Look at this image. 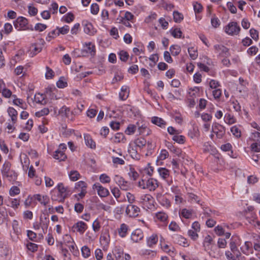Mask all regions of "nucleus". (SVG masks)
<instances>
[{"label": "nucleus", "mask_w": 260, "mask_h": 260, "mask_svg": "<svg viewBox=\"0 0 260 260\" xmlns=\"http://www.w3.org/2000/svg\"><path fill=\"white\" fill-rule=\"evenodd\" d=\"M138 186L142 189L154 191L158 186V181L154 178L142 179L138 182Z\"/></svg>", "instance_id": "obj_1"}, {"label": "nucleus", "mask_w": 260, "mask_h": 260, "mask_svg": "<svg viewBox=\"0 0 260 260\" xmlns=\"http://www.w3.org/2000/svg\"><path fill=\"white\" fill-rule=\"evenodd\" d=\"M139 202L142 205L143 208L146 209H151L154 207V198L149 194L141 195L140 197Z\"/></svg>", "instance_id": "obj_2"}, {"label": "nucleus", "mask_w": 260, "mask_h": 260, "mask_svg": "<svg viewBox=\"0 0 260 260\" xmlns=\"http://www.w3.org/2000/svg\"><path fill=\"white\" fill-rule=\"evenodd\" d=\"M14 25L15 27L18 30H34L32 25L30 26V27L28 26L27 19L26 18L22 16L18 17L16 20L14 21Z\"/></svg>", "instance_id": "obj_3"}, {"label": "nucleus", "mask_w": 260, "mask_h": 260, "mask_svg": "<svg viewBox=\"0 0 260 260\" xmlns=\"http://www.w3.org/2000/svg\"><path fill=\"white\" fill-rule=\"evenodd\" d=\"M241 30L240 26L236 22H231L224 27V31L230 36L238 35Z\"/></svg>", "instance_id": "obj_4"}, {"label": "nucleus", "mask_w": 260, "mask_h": 260, "mask_svg": "<svg viewBox=\"0 0 260 260\" xmlns=\"http://www.w3.org/2000/svg\"><path fill=\"white\" fill-rule=\"evenodd\" d=\"M225 127L218 122H214L212 125V132L214 133L217 138H222L225 134Z\"/></svg>", "instance_id": "obj_5"}, {"label": "nucleus", "mask_w": 260, "mask_h": 260, "mask_svg": "<svg viewBox=\"0 0 260 260\" xmlns=\"http://www.w3.org/2000/svg\"><path fill=\"white\" fill-rule=\"evenodd\" d=\"M213 48L218 57H228L230 55L229 49L223 45L216 44Z\"/></svg>", "instance_id": "obj_6"}, {"label": "nucleus", "mask_w": 260, "mask_h": 260, "mask_svg": "<svg viewBox=\"0 0 260 260\" xmlns=\"http://www.w3.org/2000/svg\"><path fill=\"white\" fill-rule=\"evenodd\" d=\"M87 228L88 226L86 223L79 221L72 226V231L74 233L78 232L80 235H83Z\"/></svg>", "instance_id": "obj_7"}, {"label": "nucleus", "mask_w": 260, "mask_h": 260, "mask_svg": "<svg viewBox=\"0 0 260 260\" xmlns=\"http://www.w3.org/2000/svg\"><path fill=\"white\" fill-rule=\"evenodd\" d=\"M126 213L130 217H136L139 216L140 209L137 206L129 204L126 209Z\"/></svg>", "instance_id": "obj_8"}, {"label": "nucleus", "mask_w": 260, "mask_h": 260, "mask_svg": "<svg viewBox=\"0 0 260 260\" xmlns=\"http://www.w3.org/2000/svg\"><path fill=\"white\" fill-rule=\"evenodd\" d=\"M45 41L43 39H40L36 43L32 44L31 46V49L33 54L36 55L40 52L42 50Z\"/></svg>", "instance_id": "obj_9"}, {"label": "nucleus", "mask_w": 260, "mask_h": 260, "mask_svg": "<svg viewBox=\"0 0 260 260\" xmlns=\"http://www.w3.org/2000/svg\"><path fill=\"white\" fill-rule=\"evenodd\" d=\"M92 188L97 191L98 194L101 197H106L109 194L108 189L102 186L100 183L94 184Z\"/></svg>", "instance_id": "obj_10"}, {"label": "nucleus", "mask_w": 260, "mask_h": 260, "mask_svg": "<svg viewBox=\"0 0 260 260\" xmlns=\"http://www.w3.org/2000/svg\"><path fill=\"white\" fill-rule=\"evenodd\" d=\"M57 90V89L55 88L54 86H48L47 88H46L44 92L45 97L49 98L51 100H57V98L55 93V92Z\"/></svg>", "instance_id": "obj_11"}, {"label": "nucleus", "mask_w": 260, "mask_h": 260, "mask_svg": "<svg viewBox=\"0 0 260 260\" xmlns=\"http://www.w3.org/2000/svg\"><path fill=\"white\" fill-rule=\"evenodd\" d=\"M128 152L130 156L134 159L140 160L141 158V155L138 152V149L133 145L131 143L129 145L128 148Z\"/></svg>", "instance_id": "obj_12"}, {"label": "nucleus", "mask_w": 260, "mask_h": 260, "mask_svg": "<svg viewBox=\"0 0 260 260\" xmlns=\"http://www.w3.org/2000/svg\"><path fill=\"white\" fill-rule=\"evenodd\" d=\"M156 199L159 204L164 207L169 208L171 207V202L165 195L157 194L156 196Z\"/></svg>", "instance_id": "obj_13"}, {"label": "nucleus", "mask_w": 260, "mask_h": 260, "mask_svg": "<svg viewBox=\"0 0 260 260\" xmlns=\"http://www.w3.org/2000/svg\"><path fill=\"white\" fill-rule=\"evenodd\" d=\"M49 222L50 220L48 216H40V224L44 234H46L47 233Z\"/></svg>", "instance_id": "obj_14"}, {"label": "nucleus", "mask_w": 260, "mask_h": 260, "mask_svg": "<svg viewBox=\"0 0 260 260\" xmlns=\"http://www.w3.org/2000/svg\"><path fill=\"white\" fill-rule=\"evenodd\" d=\"M134 146L137 148L139 150L142 149L144 147L146 146L147 141L143 138H139L131 143ZM150 145V143H147V146L148 147Z\"/></svg>", "instance_id": "obj_15"}, {"label": "nucleus", "mask_w": 260, "mask_h": 260, "mask_svg": "<svg viewBox=\"0 0 260 260\" xmlns=\"http://www.w3.org/2000/svg\"><path fill=\"white\" fill-rule=\"evenodd\" d=\"M83 25L84 27V31L86 34L90 36L94 35L96 30L90 22L87 21H84L83 22Z\"/></svg>", "instance_id": "obj_16"}, {"label": "nucleus", "mask_w": 260, "mask_h": 260, "mask_svg": "<svg viewBox=\"0 0 260 260\" xmlns=\"http://www.w3.org/2000/svg\"><path fill=\"white\" fill-rule=\"evenodd\" d=\"M203 244L204 250L208 251L210 248H211V247L215 245V243L212 236L208 235L205 237Z\"/></svg>", "instance_id": "obj_17"}, {"label": "nucleus", "mask_w": 260, "mask_h": 260, "mask_svg": "<svg viewBox=\"0 0 260 260\" xmlns=\"http://www.w3.org/2000/svg\"><path fill=\"white\" fill-rule=\"evenodd\" d=\"M144 237L142 231L140 229L135 230L131 235V239L134 242H138Z\"/></svg>", "instance_id": "obj_18"}, {"label": "nucleus", "mask_w": 260, "mask_h": 260, "mask_svg": "<svg viewBox=\"0 0 260 260\" xmlns=\"http://www.w3.org/2000/svg\"><path fill=\"white\" fill-rule=\"evenodd\" d=\"M33 198L40 203L43 206H46L49 202V198L45 195L42 196L40 194L34 195Z\"/></svg>", "instance_id": "obj_19"}, {"label": "nucleus", "mask_w": 260, "mask_h": 260, "mask_svg": "<svg viewBox=\"0 0 260 260\" xmlns=\"http://www.w3.org/2000/svg\"><path fill=\"white\" fill-rule=\"evenodd\" d=\"M84 138L86 145L92 149L96 148V144L94 141L92 139L90 135L86 134L84 135Z\"/></svg>", "instance_id": "obj_20"}, {"label": "nucleus", "mask_w": 260, "mask_h": 260, "mask_svg": "<svg viewBox=\"0 0 260 260\" xmlns=\"http://www.w3.org/2000/svg\"><path fill=\"white\" fill-rule=\"evenodd\" d=\"M9 116L11 117L13 125L15 124L17 120V111L13 107H9L7 109Z\"/></svg>", "instance_id": "obj_21"}, {"label": "nucleus", "mask_w": 260, "mask_h": 260, "mask_svg": "<svg viewBox=\"0 0 260 260\" xmlns=\"http://www.w3.org/2000/svg\"><path fill=\"white\" fill-rule=\"evenodd\" d=\"M252 246V244L251 242L246 241L244 245L240 247V249L244 254L248 255L251 253Z\"/></svg>", "instance_id": "obj_22"}, {"label": "nucleus", "mask_w": 260, "mask_h": 260, "mask_svg": "<svg viewBox=\"0 0 260 260\" xmlns=\"http://www.w3.org/2000/svg\"><path fill=\"white\" fill-rule=\"evenodd\" d=\"M129 88L126 85L122 86L121 88V90L119 93V96L121 100H126L129 95Z\"/></svg>", "instance_id": "obj_23"}, {"label": "nucleus", "mask_w": 260, "mask_h": 260, "mask_svg": "<svg viewBox=\"0 0 260 260\" xmlns=\"http://www.w3.org/2000/svg\"><path fill=\"white\" fill-rule=\"evenodd\" d=\"M5 203L8 206H11L14 209L18 208L20 204V200L18 199H13L9 197L5 200Z\"/></svg>", "instance_id": "obj_24"}, {"label": "nucleus", "mask_w": 260, "mask_h": 260, "mask_svg": "<svg viewBox=\"0 0 260 260\" xmlns=\"http://www.w3.org/2000/svg\"><path fill=\"white\" fill-rule=\"evenodd\" d=\"M57 188L56 190L60 193L61 195H62L65 199L70 194V191L68 188L65 187L62 183H59Z\"/></svg>", "instance_id": "obj_25"}, {"label": "nucleus", "mask_w": 260, "mask_h": 260, "mask_svg": "<svg viewBox=\"0 0 260 260\" xmlns=\"http://www.w3.org/2000/svg\"><path fill=\"white\" fill-rule=\"evenodd\" d=\"M51 199L59 202H63L65 198L55 189L51 191Z\"/></svg>", "instance_id": "obj_26"}, {"label": "nucleus", "mask_w": 260, "mask_h": 260, "mask_svg": "<svg viewBox=\"0 0 260 260\" xmlns=\"http://www.w3.org/2000/svg\"><path fill=\"white\" fill-rule=\"evenodd\" d=\"M209 248V250L206 251L210 256L213 258H218L220 256V250L215 244Z\"/></svg>", "instance_id": "obj_27"}, {"label": "nucleus", "mask_w": 260, "mask_h": 260, "mask_svg": "<svg viewBox=\"0 0 260 260\" xmlns=\"http://www.w3.org/2000/svg\"><path fill=\"white\" fill-rule=\"evenodd\" d=\"M200 133L199 127L196 125H193L192 128L188 132V136L191 138H198L200 137Z\"/></svg>", "instance_id": "obj_28"}, {"label": "nucleus", "mask_w": 260, "mask_h": 260, "mask_svg": "<svg viewBox=\"0 0 260 260\" xmlns=\"http://www.w3.org/2000/svg\"><path fill=\"white\" fill-rule=\"evenodd\" d=\"M151 122L161 128H165L167 124L166 122L163 119L155 116L151 118Z\"/></svg>", "instance_id": "obj_29"}, {"label": "nucleus", "mask_w": 260, "mask_h": 260, "mask_svg": "<svg viewBox=\"0 0 260 260\" xmlns=\"http://www.w3.org/2000/svg\"><path fill=\"white\" fill-rule=\"evenodd\" d=\"M53 157L54 158L58 160L59 161H64L67 157L66 154L63 152L62 151H60V150H56L54 152Z\"/></svg>", "instance_id": "obj_30"}, {"label": "nucleus", "mask_w": 260, "mask_h": 260, "mask_svg": "<svg viewBox=\"0 0 260 260\" xmlns=\"http://www.w3.org/2000/svg\"><path fill=\"white\" fill-rule=\"evenodd\" d=\"M128 229V226L127 224L125 223L121 224L120 228L118 230L119 235L122 238L126 237Z\"/></svg>", "instance_id": "obj_31"}, {"label": "nucleus", "mask_w": 260, "mask_h": 260, "mask_svg": "<svg viewBox=\"0 0 260 260\" xmlns=\"http://www.w3.org/2000/svg\"><path fill=\"white\" fill-rule=\"evenodd\" d=\"M158 241V237L156 235L153 234L147 239V244L149 247H152Z\"/></svg>", "instance_id": "obj_32"}, {"label": "nucleus", "mask_w": 260, "mask_h": 260, "mask_svg": "<svg viewBox=\"0 0 260 260\" xmlns=\"http://www.w3.org/2000/svg\"><path fill=\"white\" fill-rule=\"evenodd\" d=\"M239 241V238L237 236H233L231 239V242L230 243V246L231 251H235L237 250V245L238 244Z\"/></svg>", "instance_id": "obj_33"}, {"label": "nucleus", "mask_w": 260, "mask_h": 260, "mask_svg": "<svg viewBox=\"0 0 260 260\" xmlns=\"http://www.w3.org/2000/svg\"><path fill=\"white\" fill-rule=\"evenodd\" d=\"M168 218L167 213L163 211L158 212L155 214V218L160 222L166 221Z\"/></svg>", "instance_id": "obj_34"}, {"label": "nucleus", "mask_w": 260, "mask_h": 260, "mask_svg": "<svg viewBox=\"0 0 260 260\" xmlns=\"http://www.w3.org/2000/svg\"><path fill=\"white\" fill-rule=\"evenodd\" d=\"M84 50L92 56H94L95 54V46L90 42L85 44Z\"/></svg>", "instance_id": "obj_35"}, {"label": "nucleus", "mask_w": 260, "mask_h": 260, "mask_svg": "<svg viewBox=\"0 0 260 260\" xmlns=\"http://www.w3.org/2000/svg\"><path fill=\"white\" fill-rule=\"evenodd\" d=\"M157 171L160 176L164 179H167L170 176V171L165 168H159Z\"/></svg>", "instance_id": "obj_36"}, {"label": "nucleus", "mask_w": 260, "mask_h": 260, "mask_svg": "<svg viewBox=\"0 0 260 260\" xmlns=\"http://www.w3.org/2000/svg\"><path fill=\"white\" fill-rule=\"evenodd\" d=\"M45 94H36L35 96V101L37 103L44 105L47 104V101L45 99Z\"/></svg>", "instance_id": "obj_37"}, {"label": "nucleus", "mask_w": 260, "mask_h": 260, "mask_svg": "<svg viewBox=\"0 0 260 260\" xmlns=\"http://www.w3.org/2000/svg\"><path fill=\"white\" fill-rule=\"evenodd\" d=\"M11 168V164L8 162H5L2 167L1 170L2 174L3 177H5V175H8L7 174H9V172L11 171L10 170Z\"/></svg>", "instance_id": "obj_38"}, {"label": "nucleus", "mask_w": 260, "mask_h": 260, "mask_svg": "<svg viewBox=\"0 0 260 260\" xmlns=\"http://www.w3.org/2000/svg\"><path fill=\"white\" fill-rule=\"evenodd\" d=\"M224 121L226 123L231 125L236 122V119L233 115L226 113L224 116Z\"/></svg>", "instance_id": "obj_39"}, {"label": "nucleus", "mask_w": 260, "mask_h": 260, "mask_svg": "<svg viewBox=\"0 0 260 260\" xmlns=\"http://www.w3.org/2000/svg\"><path fill=\"white\" fill-rule=\"evenodd\" d=\"M21 161L23 171L26 172L28 169L29 165V159L28 157L26 155L23 156V158L21 157Z\"/></svg>", "instance_id": "obj_40"}, {"label": "nucleus", "mask_w": 260, "mask_h": 260, "mask_svg": "<svg viewBox=\"0 0 260 260\" xmlns=\"http://www.w3.org/2000/svg\"><path fill=\"white\" fill-rule=\"evenodd\" d=\"M181 47L177 45H173L170 47V51L173 56L178 55L181 52Z\"/></svg>", "instance_id": "obj_41"}, {"label": "nucleus", "mask_w": 260, "mask_h": 260, "mask_svg": "<svg viewBox=\"0 0 260 260\" xmlns=\"http://www.w3.org/2000/svg\"><path fill=\"white\" fill-rule=\"evenodd\" d=\"M112 252L116 260H120L123 255V250L117 247L113 249Z\"/></svg>", "instance_id": "obj_42"}, {"label": "nucleus", "mask_w": 260, "mask_h": 260, "mask_svg": "<svg viewBox=\"0 0 260 260\" xmlns=\"http://www.w3.org/2000/svg\"><path fill=\"white\" fill-rule=\"evenodd\" d=\"M170 32L172 36L175 38H180L182 37V32L179 28H172Z\"/></svg>", "instance_id": "obj_43"}, {"label": "nucleus", "mask_w": 260, "mask_h": 260, "mask_svg": "<svg viewBox=\"0 0 260 260\" xmlns=\"http://www.w3.org/2000/svg\"><path fill=\"white\" fill-rule=\"evenodd\" d=\"M59 35L58 32V30H57V28H56V29L53 30L48 34L46 38V40L47 41L50 42L52 39L55 38Z\"/></svg>", "instance_id": "obj_44"}, {"label": "nucleus", "mask_w": 260, "mask_h": 260, "mask_svg": "<svg viewBox=\"0 0 260 260\" xmlns=\"http://www.w3.org/2000/svg\"><path fill=\"white\" fill-rule=\"evenodd\" d=\"M13 103L14 105L18 106L23 109H26L27 108L26 104L22 99H13Z\"/></svg>", "instance_id": "obj_45"}, {"label": "nucleus", "mask_w": 260, "mask_h": 260, "mask_svg": "<svg viewBox=\"0 0 260 260\" xmlns=\"http://www.w3.org/2000/svg\"><path fill=\"white\" fill-rule=\"evenodd\" d=\"M60 249L61 250V254L63 256L64 260H71V254L66 248H64L62 243H60Z\"/></svg>", "instance_id": "obj_46"}, {"label": "nucleus", "mask_w": 260, "mask_h": 260, "mask_svg": "<svg viewBox=\"0 0 260 260\" xmlns=\"http://www.w3.org/2000/svg\"><path fill=\"white\" fill-rule=\"evenodd\" d=\"M231 132L236 138H239L241 136V132L237 125H234L231 128Z\"/></svg>", "instance_id": "obj_47"}, {"label": "nucleus", "mask_w": 260, "mask_h": 260, "mask_svg": "<svg viewBox=\"0 0 260 260\" xmlns=\"http://www.w3.org/2000/svg\"><path fill=\"white\" fill-rule=\"evenodd\" d=\"M183 14L178 11L173 12V18L175 22L180 23L183 19Z\"/></svg>", "instance_id": "obj_48"}, {"label": "nucleus", "mask_w": 260, "mask_h": 260, "mask_svg": "<svg viewBox=\"0 0 260 260\" xmlns=\"http://www.w3.org/2000/svg\"><path fill=\"white\" fill-rule=\"evenodd\" d=\"M80 174L77 171H71L69 173L70 178L73 181H77L80 178Z\"/></svg>", "instance_id": "obj_49"}, {"label": "nucleus", "mask_w": 260, "mask_h": 260, "mask_svg": "<svg viewBox=\"0 0 260 260\" xmlns=\"http://www.w3.org/2000/svg\"><path fill=\"white\" fill-rule=\"evenodd\" d=\"M179 214L180 216L189 219L192 216V211L186 209H183Z\"/></svg>", "instance_id": "obj_50"}, {"label": "nucleus", "mask_w": 260, "mask_h": 260, "mask_svg": "<svg viewBox=\"0 0 260 260\" xmlns=\"http://www.w3.org/2000/svg\"><path fill=\"white\" fill-rule=\"evenodd\" d=\"M56 28L58 30L59 35H66L69 32L70 30V27L68 25H65L61 27H57Z\"/></svg>", "instance_id": "obj_51"}, {"label": "nucleus", "mask_w": 260, "mask_h": 260, "mask_svg": "<svg viewBox=\"0 0 260 260\" xmlns=\"http://www.w3.org/2000/svg\"><path fill=\"white\" fill-rule=\"evenodd\" d=\"M172 139L179 144H184L185 141V138L184 136L182 135H178V134L174 135Z\"/></svg>", "instance_id": "obj_52"}, {"label": "nucleus", "mask_w": 260, "mask_h": 260, "mask_svg": "<svg viewBox=\"0 0 260 260\" xmlns=\"http://www.w3.org/2000/svg\"><path fill=\"white\" fill-rule=\"evenodd\" d=\"M188 198L190 200V202H196L198 204H200L201 206H202V204L200 203L201 201L200 198L195 194L193 193H188Z\"/></svg>", "instance_id": "obj_53"}, {"label": "nucleus", "mask_w": 260, "mask_h": 260, "mask_svg": "<svg viewBox=\"0 0 260 260\" xmlns=\"http://www.w3.org/2000/svg\"><path fill=\"white\" fill-rule=\"evenodd\" d=\"M120 188L123 190H128L131 187V183L124 179L118 185Z\"/></svg>", "instance_id": "obj_54"}, {"label": "nucleus", "mask_w": 260, "mask_h": 260, "mask_svg": "<svg viewBox=\"0 0 260 260\" xmlns=\"http://www.w3.org/2000/svg\"><path fill=\"white\" fill-rule=\"evenodd\" d=\"M50 112L48 108H45L41 110L36 112L35 115L38 117H40L43 116L47 115Z\"/></svg>", "instance_id": "obj_55"}, {"label": "nucleus", "mask_w": 260, "mask_h": 260, "mask_svg": "<svg viewBox=\"0 0 260 260\" xmlns=\"http://www.w3.org/2000/svg\"><path fill=\"white\" fill-rule=\"evenodd\" d=\"M56 85L59 88H63L67 86L68 83L64 77H60L56 82Z\"/></svg>", "instance_id": "obj_56"}, {"label": "nucleus", "mask_w": 260, "mask_h": 260, "mask_svg": "<svg viewBox=\"0 0 260 260\" xmlns=\"http://www.w3.org/2000/svg\"><path fill=\"white\" fill-rule=\"evenodd\" d=\"M81 252L85 258L88 257L90 255V250L87 246H84L81 248Z\"/></svg>", "instance_id": "obj_57"}, {"label": "nucleus", "mask_w": 260, "mask_h": 260, "mask_svg": "<svg viewBox=\"0 0 260 260\" xmlns=\"http://www.w3.org/2000/svg\"><path fill=\"white\" fill-rule=\"evenodd\" d=\"M249 33L251 37L255 41H257L259 39V35L257 30L254 28H251L249 30Z\"/></svg>", "instance_id": "obj_58"}, {"label": "nucleus", "mask_w": 260, "mask_h": 260, "mask_svg": "<svg viewBox=\"0 0 260 260\" xmlns=\"http://www.w3.org/2000/svg\"><path fill=\"white\" fill-rule=\"evenodd\" d=\"M188 52L191 59H195L198 57L197 50L195 49L193 47L189 48L188 49Z\"/></svg>", "instance_id": "obj_59"}, {"label": "nucleus", "mask_w": 260, "mask_h": 260, "mask_svg": "<svg viewBox=\"0 0 260 260\" xmlns=\"http://www.w3.org/2000/svg\"><path fill=\"white\" fill-rule=\"evenodd\" d=\"M63 20L67 23H70L74 19V15L72 13L70 12L67 13L63 17Z\"/></svg>", "instance_id": "obj_60"}, {"label": "nucleus", "mask_w": 260, "mask_h": 260, "mask_svg": "<svg viewBox=\"0 0 260 260\" xmlns=\"http://www.w3.org/2000/svg\"><path fill=\"white\" fill-rule=\"evenodd\" d=\"M209 85L210 88L215 89L220 86V83L218 81L212 79L209 81Z\"/></svg>", "instance_id": "obj_61"}, {"label": "nucleus", "mask_w": 260, "mask_h": 260, "mask_svg": "<svg viewBox=\"0 0 260 260\" xmlns=\"http://www.w3.org/2000/svg\"><path fill=\"white\" fill-rule=\"evenodd\" d=\"M100 181L103 183H108L110 182V177L106 174H103L100 176Z\"/></svg>", "instance_id": "obj_62"}, {"label": "nucleus", "mask_w": 260, "mask_h": 260, "mask_svg": "<svg viewBox=\"0 0 260 260\" xmlns=\"http://www.w3.org/2000/svg\"><path fill=\"white\" fill-rule=\"evenodd\" d=\"M46 28H47V25L46 24H43V23H38L35 25L34 29H35V30L38 31H42L44 30L45 29H46Z\"/></svg>", "instance_id": "obj_63"}, {"label": "nucleus", "mask_w": 260, "mask_h": 260, "mask_svg": "<svg viewBox=\"0 0 260 260\" xmlns=\"http://www.w3.org/2000/svg\"><path fill=\"white\" fill-rule=\"evenodd\" d=\"M100 241L102 244L107 245L110 242V237L109 235H105L101 236Z\"/></svg>", "instance_id": "obj_64"}]
</instances>
